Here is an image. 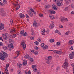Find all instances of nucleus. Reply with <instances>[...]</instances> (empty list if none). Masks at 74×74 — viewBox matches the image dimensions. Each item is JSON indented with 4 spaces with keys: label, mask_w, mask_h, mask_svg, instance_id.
Returning <instances> with one entry per match:
<instances>
[{
    "label": "nucleus",
    "mask_w": 74,
    "mask_h": 74,
    "mask_svg": "<svg viewBox=\"0 0 74 74\" xmlns=\"http://www.w3.org/2000/svg\"><path fill=\"white\" fill-rule=\"evenodd\" d=\"M5 58L8 57V54L7 53L3 52V54L0 53V59L1 60H5Z\"/></svg>",
    "instance_id": "1"
},
{
    "label": "nucleus",
    "mask_w": 74,
    "mask_h": 74,
    "mask_svg": "<svg viewBox=\"0 0 74 74\" xmlns=\"http://www.w3.org/2000/svg\"><path fill=\"white\" fill-rule=\"evenodd\" d=\"M63 4V0H58L57 1L56 4L57 6L60 7Z\"/></svg>",
    "instance_id": "2"
},
{
    "label": "nucleus",
    "mask_w": 74,
    "mask_h": 74,
    "mask_svg": "<svg viewBox=\"0 0 74 74\" xmlns=\"http://www.w3.org/2000/svg\"><path fill=\"white\" fill-rule=\"evenodd\" d=\"M53 52L54 53L59 54V55L62 54L63 53V52H62L61 51H58L57 50H54V51H53Z\"/></svg>",
    "instance_id": "3"
},
{
    "label": "nucleus",
    "mask_w": 74,
    "mask_h": 74,
    "mask_svg": "<svg viewBox=\"0 0 74 74\" xmlns=\"http://www.w3.org/2000/svg\"><path fill=\"white\" fill-rule=\"evenodd\" d=\"M68 64H69L68 63L65 62L64 63V64H63V66H62L63 67H64V69L65 68H66L67 67H68Z\"/></svg>",
    "instance_id": "4"
},
{
    "label": "nucleus",
    "mask_w": 74,
    "mask_h": 74,
    "mask_svg": "<svg viewBox=\"0 0 74 74\" xmlns=\"http://www.w3.org/2000/svg\"><path fill=\"white\" fill-rule=\"evenodd\" d=\"M21 45L23 46V49H26V44L24 42H23L22 43H21Z\"/></svg>",
    "instance_id": "5"
},
{
    "label": "nucleus",
    "mask_w": 74,
    "mask_h": 74,
    "mask_svg": "<svg viewBox=\"0 0 74 74\" xmlns=\"http://www.w3.org/2000/svg\"><path fill=\"white\" fill-rule=\"evenodd\" d=\"M27 12L29 15L31 16L32 17L33 16V13L31 11H30V10H28Z\"/></svg>",
    "instance_id": "6"
},
{
    "label": "nucleus",
    "mask_w": 74,
    "mask_h": 74,
    "mask_svg": "<svg viewBox=\"0 0 74 74\" xmlns=\"http://www.w3.org/2000/svg\"><path fill=\"white\" fill-rule=\"evenodd\" d=\"M32 69H33L34 71L36 72L37 71V68H36V65H32Z\"/></svg>",
    "instance_id": "7"
},
{
    "label": "nucleus",
    "mask_w": 74,
    "mask_h": 74,
    "mask_svg": "<svg viewBox=\"0 0 74 74\" xmlns=\"http://www.w3.org/2000/svg\"><path fill=\"white\" fill-rule=\"evenodd\" d=\"M2 37L5 40H7L8 39V37L7 36V35L5 34H4L2 35Z\"/></svg>",
    "instance_id": "8"
},
{
    "label": "nucleus",
    "mask_w": 74,
    "mask_h": 74,
    "mask_svg": "<svg viewBox=\"0 0 74 74\" xmlns=\"http://www.w3.org/2000/svg\"><path fill=\"white\" fill-rule=\"evenodd\" d=\"M4 28V24L2 23L0 24V30H2V29H3Z\"/></svg>",
    "instance_id": "9"
},
{
    "label": "nucleus",
    "mask_w": 74,
    "mask_h": 74,
    "mask_svg": "<svg viewBox=\"0 0 74 74\" xmlns=\"http://www.w3.org/2000/svg\"><path fill=\"white\" fill-rule=\"evenodd\" d=\"M52 7L53 9H54L55 10H58V8H56V5L53 4L52 5Z\"/></svg>",
    "instance_id": "10"
},
{
    "label": "nucleus",
    "mask_w": 74,
    "mask_h": 74,
    "mask_svg": "<svg viewBox=\"0 0 74 74\" xmlns=\"http://www.w3.org/2000/svg\"><path fill=\"white\" fill-rule=\"evenodd\" d=\"M4 10H3V8H1L0 9V14H1V15H3V13L4 12Z\"/></svg>",
    "instance_id": "11"
},
{
    "label": "nucleus",
    "mask_w": 74,
    "mask_h": 74,
    "mask_svg": "<svg viewBox=\"0 0 74 74\" xmlns=\"http://www.w3.org/2000/svg\"><path fill=\"white\" fill-rule=\"evenodd\" d=\"M54 27V24L52 23L49 26L50 29H53Z\"/></svg>",
    "instance_id": "12"
},
{
    "label": "nucleus",
    "mask_w": 74,
    "mask_h": 74,
    "mask_svg": "<svg viewBox=\"0 0 74 74\" xmlns=\"http://www.w3.org/2000/svg\"><path fill=\"white\" fill-rule=\"evenodd\" d=\"M29 56L27 54L25 56H24V58H26V59H30V58H29Z\"/></svg>",
    "instance_id": "13"
},
{
    "label": "nucleus",
    "mask_w": 74,
    "mask_h": 74,
    "mask_svg": "<svg viewBox=\"0 0 74 74\" xmlns=\"http://www.w3.org/2000/svg\"><path fill=\"white\" fill-rule=\"evenodd\" d=\"M49 17L50 18H51V19L53 20L55 19V17H54V16H53V15H50Z\"/></svg>",
    "instance_id": "14"
},
{
    "label": "nucleus",
    "mask_w": 74,
    "mask_h": 74,
    "mask_svg": "<svg viewBox=\"0 0 74 74\" xmlns=\"http://www.w3.org/2000/svg\"><path fill=\"white\" fill-rule=\"evenodd\" d=\"M43 48L44 50H45V49H47L48 48V46L47 45H46L44 47H43Z\"/></svg>",
    "instance_id": "15"
},
{
    "label": "nucleus",
    "mask_w": 74,
    "mask_h": 74,
    "mask_svg": "<svg viewBox=\"0 0 74 74\" xmlns=\"http://www.w3.org/2000/svg\"><path fill=\"white\" fill-rule=\"evenodd\" d=\"M10 32L12 34H14V33H15V31L13 29H12L11 30Z\"/></svg>",
    "instance_id": "16"
},
{
    "label": "nucleus",
    "mask_w": 74,
    "mask_h": 74,
    "mask_svg": "<svg viewBox=\"0 0 74 74\" xmlns=\"http://www.w3.org/2000/svg\"><path fill=\"white\" fill-rule=\"evenodd\" d=\"M3 48L4 50H5V51H7L8 49V48L5 46H3Z\"/></svg>",
    "instance_id": "17"
},
{
    "label": "nucleus",
    "mask_w": 74,
    "mask_h": 74,
    "mask_svg": "<svg viewBox=\"0 0 74 74\" xmlns=\"http://www.w3.org/2000/svg\"><path fill=\"white\" fill-rule=\"evenodd\" d=\"M18 67L19 68H21L22 67V64L21 63H18Z\"/></svg>",
    "instance_id": "18"
},
{
    "label": "nucleus",
    "mask_w": 74,
    "mask_h": 74,
    "mask_svg": "<svg viewBox=\"0 0 74 74\" xmlns=\"http://www.w3.org/2000/svg\"><path fill=\"white\" fill-rule=\"evenodd\" d=\"M70 33V31H68L66 32L65 33V34L66 36H67V35H69Z\"/></svg>",
    "instance_id": "19"
},
{
    "label": "nucleus",
    "mask_w": 74,
    "mask_h": 74,
    "mask_svg": "<svg viewBox=\"0 0 74 74\" xmlns=\"http://www.w3.org/2000/svg\"><path fill=\"white\" fill-rule=\"evenodd\" d=\"M72 42H73V40H72L69 41V45H73V43H72Z\"/></svg>",
    "instance_id": "20"
},
{
    "label": "nucleus",
    "mask_w": 74,
    "mask_h": 74,
    "mask_svg": "<svg viewBox=\"0 0 74 74\" xmlns=\"http://www.w3.org/2000/svg\"><path fill=\"white\" fill-rule=\"evenodd\" d=\"M23 64L25 65L27 64V61L26 60H23Z\"/></svg>",
    "instance_id": "21"
},
{
    "label": "nucleus",
    "mask_w": 74,
    "mask_h": 74,
    "mask_svg": "<svg viewBox=\"0 0 74 74\" xmlns=\"http://www.w3.org/2000/svg\"><path fill=\"white\" fill-rule=\"evenodd\" d=\"M25 32L24 31V30H21V36H23V34H24V33Z\"/></svg>",
    "instance_id": "22"
},
{
    "label": "nucleus",
    "mask_w": 74,
    "mask_h": 74,
    "mask_svg": "<svg viewBox=\"0 0 74 74\" xmlns=\"http://www.w3.org/2000/svg\"><path fill=\"white\" fill-rule=\"evenodd\" d=\"M69 57L70 59H73V56H72V54L71 53H70L69 55Z\"/></svg>",
    "instance_id": "23"
},
{
    "label": "nucleus",
    "mask_w": 74,
    "mask_h": 74,
    "mask_svg": "<svg viewBox=\"0 0 74 74\" xmlns=\"http://www.w3.org/2000/svg\"><path fill=\"white\" fill-rule=\"evenodd\" d=\"M52 59V57L50 56L47 57V60H49V61L51 60Z\"/></svg>",
    "instance_id": "24"
},
{
    "label": "nucleus",
    "mask_w": 74,
    "mask_h": 74,
    "mask_svg": "<svg viewBox=\"0 0 74 74\" xmlns=\"http://www.w3.org/2000/svg\"><path fill=\"white\" fill-rule=\"evenodd\" d=\"M51 14H56V12H55V11H53V10H51Z\"/></svg>",
    "instance_id": "25"
},
{
    "label": "nucleus",
    "mask_w": 74,
    "mask_h": 74,
    "mask_svg": "<svg viewBox=\"0 0 74 74\" xmlns=\"http://www.w3.org/2000/svg\"><path fill=\"white\" fill-rule=\"evenodd\" d=\"M50 42H54V39H51L49 40Z\"/></svg>",
    "instance_id": "26"
},
{
    "label": "nucleus",
    "mask_w": 74,
    "mask_h": 74,
    "mask_svg": "<svg viewBox=\"0 0 74 74\" xmlns=\"http://www.w3.org/2000/svg\"><path fill=\"white\" fill-rule=\"evenodd\" d=\"M3 3H4V4H7V2L5 0H3Z\"/></svg>",
    "instance_id": "27"
},
{
    "label": "nucleus",
    "mask_w": 74,
    "mask_h": 74,
    "mask_svg": "<svg viewBox=\"0 0 74 74\" xmlns=\"http://www.w3.org/2000/svg\"><path fill=\"white\" fill-rule=\"evenodd\" d=\"M33 25L34 27L37 26V23H34Z\"/></svg>",
    "instance_id": "28"
},
{
    "label": "nucleus",
    "mask_w": 74,
    "mask_h": 74,
    "mask_svg": "<svg viewBox=\"0 0 74 74\" xmlns=\"http://www.w3.org/2000/svg\"><path fill=\"white\" fill-rule=\"evenodd\" d=\"M2 15H1L2 16H6V13H5V12H4L3 13V14Z\"/></svg>",
    "instance_id": "29"
},
{
    "label": "nucleus",
    "mask_w": 74,
    "mask_h": 74,
    "mask_svg": "<svg viewBox=\"0 0 74 74\" xmlns=\"http://www.w3.org/2000/svg\"><path fill=\"white\" fill-rule=\"evenodd\" d=\"M20 18H25V15L23 14H22L20 16Z\"/></svg>",
    "instance_id": "30"
},
{
    "label": "nucleus",
    "mask_w": 74,
    "mask_h": 74,
    "mask_svg": "<svg viewBox=\"0 0 74 74\" xmlns=\"http://www.w3.org/2000/svg\"><path fill=\"white\" fill-rule=\"evenodd\" d=\"M29 59L31 62H33L34 61V59H33V58H29Z\"/></svg>",
    "instance_id": "31"
},
{
    "label": "nucleus",
    "mask_w": 74,
    "mask_h": 74,
    "mask_svg": "<svg viewBox=\"0 0 74 74\" xmlns=\"http://www.w3.org/2000/svg\"><path fill=\"white\" fill-rule=\"evenodd\" d=\"M34 43L36 45H38V44H39V42L38 41H36L34 42Z\"/></svg>",
    "instance_id": "32"
},
{
    "label": "nucleus",
    "mask_w": 74,
    "mask_h": 74,
    "mask_svg": "<svg viewBox=\"0 0 74 74\" xmlns=\"http://www.w3.org/2000/svg\"><path fill=\"white\" fill-rule=\"evenodd\" d=\"M10 46L11 47V48H12V49H13L14 48V47L13 46V45L12 43H11L10 44Z\"/></svg>",
    "instance_id": "33"
},
{
    "label": "nucleus",
    "mask_w": 74,
    "mask_h": 74,
    "mask_svg": "<svg viewBox=\"0 0 74 74\" xmlns=\"http://www.w3.org/2000/svg\"><path fill=\"white\" fill-rule=\"evenodd\" d=\"M34 53L36 55H38V51H35Z\"/></svg>",
    "instance_id": "34"
},
{
    "label": "nucleus",
    "mask_w": 74,
    "mask_h": 74,
    "mask_svg": "<svg viewBox=\"0 0 74 74\" xmlns=\"http://www.w3.org/2000/svg\"><path fill=\"white\" fill-rule=\"evenodd\" d=\"M57 45H60V42H57Z\"/></svg>",
    "instance_id": "35"
},
{
    "label": "nucleus",
    "mask_w": 74,
    "mask_h": 74,
    "mask_svg": "<svg viewBox=\"0 0 74 74\" xmlns=\"http://www.w3.org/2000/svg\"><path fill=\"white\" fill-rule=\"evenodd\" d=\"M19 53H20V51H19L16 52V53L17 55H19Z\"/></svg>",
    "instance_id": "36"
},
{
    "label": "nucleus",
    "mask_w": 74,
    "mask_h": 74,
    "mask_svg": "<svg viewBox=\"0 0 74 74\" xmlns=\"http://www.w3.org/2000/svg\"><path fill=\"white\" fill-rule=\"evenodd\" d=\"M30 40H33L34 39V36H32L30 38Z\"/></svg>",
    "instance_id": "37"
},
{
    "label": "nucleus",
    "mask_w": 74,
    "mask_h": 74,
    "mask_svg": "<svg viewBox=\"0 0 74 74\" xmlns=\"http://www.w3.org/2000/svg\"><path fill=\"white\" fill-rule=\"evenodd\" d=\"M31 11V12H32L33 13V12L34 11V10H33V9L31 8L30 9V11Z\"/></svg>",
    "instance_id": "38"
},
{
    "label": "nucleus",
    "mask_w": 74,
    "mask_h": 74,
    "mask_svg": "<svg viewBox=\"0 0 74 74\" xmlns=\"http://www.w3.org/2000/svg\"><path fill=\"white\" fill-rule=\"evenodd\" d=\"M68 7H66L64 10V11H67V10H68Z\"/></svg>",
    "instance_id": "39"
},
{
    "label": "nucleus",
    "mask_w": 74,
    "mask_h": 74,
    "mask_svg": "<svg viewBox=\"0 0 74 74\" xmlns=\"http://www.w3.org/2000/svg\"><path fill=\"white\" fill-rule=\"evenodd\" d=\"M26 35H27V33L25 32L23 34V36L24 37H25Z\"/></svg>",
    "instance_id": "40"
},
{
    "label": "nucleus",
    "mask_w": 74,
    "mask_h": 74,
    "mask_svg": "<svg viewBox=\"0 0 74 74\" xmlns=\"http://www.w3.org/2000/svg\"><path fill=\"white\" fill-rule=\"evenodd\" d=\"M59 26L60 28H63V26L61 25H60Z\"/></svg>",
    "instance_id": "41"
},
{
    "label": "nucleus",
    "mask_w": 74,
    "mask_h": 74,
    "mask_svg": "<svg viewBox=\"0 0 74 74\" xmlns=\"http://www.w3.org/2000/svg\"><path fill=\"white\" fill-rule=\"evenodd\" d=\"M46 63H47V64H49V63H50V61L49 60H47V62H46Z\"/></svg>",
    "instance_id": "42"
},
{
    "label": "nucleus",
    "mask_w": 74,
    "mask_h": 74,
    "mask_svg": "<svg viewBox=\"0 0 74 74\" xmlns=\"http://www.w3.org/2000/svg\"><path fill=\"white\" fill-rule=\"evenodd\" d=\"M20 8V6L18 5V7L16 8V10H18L19 9V8Z\"/></svg>",
    "instance_id": "43"
},
{
    "label": "nucleus",
    "mask_w": 74,
    "mask_h": 74,
    "mask_svg": "<svg viewBox=\"0 0 74 74\" xmlns=\"http://www.w3.org/2000/svg\"><path fill=\"white\" fill-rule=\"evenodd\" d=\"M13 4L14 5H15V6H18V3L17 4H15V3H13Z\"/></svg>",
    "instance_id": "44"
},
{
    "label": "nucleus",
    "mask_w": 74,
    "mask_h": 74,
    "mask_svg": "<svg viewBox=\"0 0 74 74\" xmlns=\"http://www.w3.org/2000/svg\"><path fill=\"white\" fill-rule=\"evenodd\" d=\"M51 11H52V10H48L47 12H49V13L50 12L51 13Z\"/></svg>",
    "instance_id": "45"
},
{
    "label": "nucleus",
    "mask_w": 74,
    "mask_h": 74,
    "mask_svg": "<svg viewBox=\"0 0 74 74\" xmlns=\"http://www.w3.org/2000/svg\"><path fill=\"white\" fill-rule=\"evenodd\" d=\"M32 36H35V34H34V32H32Z\"/></svg>",
    "instance_id": "46"
},
{
    "label": "nucleus",
    "mask_w": 74,
    "mask_h": 74,
    "mask_svg": "<svg viewBox=\"0 0 74 74\" xmlns=\"http://www.w3.org/2000/svg\"><path fill=\"white\" fill-rule=\"evenodd\" d=\"M59 69H60V67L59 66H57L56 68V70H59Z\"/></svg>",
    "instance_id": "47"
},
{
    "label": "nucleus",
    "mask_w": 74,
    "mask_h": 74,
    "mask_svg": "<svg viewBox=\"0 0 74 74\" xmlns=\"http://www.w3.org/2000/svg\"><path fill=\"white\" fill-rule=\"evenodd\" d=\"M39 16L42 17V16H43V14H39Z\"/></svg>",
    "instance_id": "48"
},
{
    "label": "nucleus",
    "mask_w": 74,
    "mask_h": 74,
    "mask_svg": "<svg viewBox=\"0 0 74 74\" xmlns=\"http://www.w3.org/2000/svg\"><path fill=\"white\" fill-rule=\"evenodd\" d=\"M34 48L35 49H36V50L38 49V47H36Z\"/></svg>",
    "instance_id": "49"
},
{
    "label": "nucleus",
    "mask_w": 74,
    "mask_h": 74,
    "mask_svg": "<svg viewBox=\"0 0 74 74\" xmlns=\"http://www.w3.org/2000/svg\"><path fill=\"white\" fill-rule=\"evenodd\" d=\"M26 18H29V16L27 14H26Z\"/></svg>",
    "instance_id": "50"
},
{
    "label": "nucleus",
    "mask_w": 74,
    "mask_h": 74,
    "mask_svg": "<svg viewBox=\"0 0 74 74\" xmlns=\"http://www.w3.org/2000/svg\"><path fill=\"white\" fill-rule=\"evenodd\" d=\"M0 5H2V6H3V5H4V4L1 3V2H0Z\"/></svg>",
    "instance_id": "51"
},
{
    "label": "nucleus",
    "mask_w": 74,
    "mask_h": 74,
    "mask_svg": "<svg viewBox=\"0 0 74 74\" xmlns=\"http://www.w3.org/2000/svg\"><path fill=\"white\" fill-rule=\"evenodd\" d=\"M45 44H44V43H42L41 44V47H44V46Z\"/></svg>",
    "instance_id": "52"
},
{
    "label": "nucleus",
    "mask_w": 74,
    "mask_h": 74,
    "mask_svg": "<svg viewBox=\"0 0 74 74\" xmlns=\"http://www.w3.org/2000/svg\"><path fill=\"white\" fill-rule=\"evenodd\" d=\"M42 33H45V30L44 29V30H42Z\"/></svg>",
    "instance_id": "53"
},
{
    "label": "nucleus",
    "mask_w": 74,
    "mask_h": 74,
    "mask_svg": "<svg viewBox=\"0 0 74 74\" xmlns=\"http://www.w3.org/2000/svg\"><path fill=\"white\" fill-rule=\"evenodd\" d=\"M69 25H70V26H71V27H72V26H73V24L72 23H69Z\"/></svg>",
    "instance_id": "54"
},
{
    "label": "nucleus",
    "mask_w": 74,
    "mask_h": 74,
    "mask_svg": "<svg viewBox=\"0 0 74 74\" xmlns=\"http://www.w3.org/2000/svg\"><path fill=\"white\" fill-rule=\"evenodd\" d=\"M38 41L39 42H41V39L38 38Z\"/></svg>",
    "instance_id": "55"
},
{
    "label": "nucleus",
    "mask_w": 74,
    "mask_h": 74,
    "mask_svg": "<svg viewBox=\"0 0 74 74\" xmlns=\"http://www.w3.org/2000/svg\"><path fill=\"white\" fill-rule=\"evenodd\" d=\"M3 45V43L1 42H0V46H2Z\"/></svg>",
    "instance_id": "56"
},
{
    "label": "nucleus",
    "mask_w": 74,
    "mask_h": 74,
    "mask_svg": "<svg viewBox=\"0 0 74 74\" xmlns=\"http://www.w3.org/2000/svg\"><path fill=\"white\" fill-rule=\"evenodd\" d=\"M64 17H63V18H62L61 20V22H62V21H63V20H64Z\"/></svg>",
    "instance_id": "57"
},
{
    "label": "nucleus",
    "mask_w": 74,
    "mask_h": 74,
    "mask_svg": "<svg viewBox=\"0 0 74 74\" xmlns=\"http://www.w3.org/2000/svg\"><path fill=\"white\" fill-rule=\"evenodd\" d=\"M13 22V21H12V20H10V23L11 24H12V23Z\"/></svg>",
    "instance_id": "58"
},
{
    "label": "nucleus",
    "mask_w": 74,
    "mask_h": 74,
    "mask_svg": "<svg viewBox=\"0 0 74 74\" xmlns=\"http://www.w3.org/2000/svg\"><path fill=\"white\" fill-rule=\"evenodd\" d=\"M45 8L47 9V8L48 7V6L47 5H46L45 6Z\"/></svg>",
    "instance_id": "59"
},
{
    "label": "nucleus",
    "mask_w": 74,
    "mask_h": 74,
    "mask_svg": "<svg viewBox=\"0 0 74 74\" xmlns=\"http://www.w3.org/2000/svg\"><path fill=\"white\" fill-rule=\"evenodd\" d=\"M71 65L72 67H74V63H72L71 64Z\"/></svg>",
    "instance_id": "60"
},
{
    "label": "nucleus",
    "mask_w": 74,
    "mask_h": 74,
    "mask_svg": "<svg viewBox=\"0 0 74 74\" xmlns=\"http://www.w3.org/2000/svg\"><path fill=\"white\" fill-rule=\"evenodd\" d=\"M31 74V72H30V71H29L28 72V74Z\"/></svg>",
    "instance_id": "61"
},
{
    "label": "nucleus",
    "mask_w": 74,
    "mask_h": 74,
    "mask_svg": "<svg viewBox=\"0 0 74 74\" xmlns=\"http://www.w3.org/2000/svg\"><path fill=\"white\" fill-rule=\"evenodd\" d=\"M72 8H74V4L73 5L71 6Z\"/></svg>",
    "instance_id": "62"
},
{
    "label": "nucleus",
    "mask_w": 74,
    "mask_h": 74,
    "mask_svg": "<svg viewBox=\"0 0 74 74\" xmlns=\"http://www.w3.org/2000/svg\"><path fill=\"white\" fill-rule=\"evenodd\" d=\"M37 74H41V73L40 72H38L37 73Z\"/></svg>",
    "instance_id": "63"
},
{
    "label": "nucleus",
    "mask_w": 74,
    "mask_h": 74,
    "mask_svg": "<svg viewBox=\"0 0 74 74\" xmlns=\"http://www.w3.org/2000/svg\"><path fill=\"white\" fill-rule=\"evenodd\" d=\"M73 73L74 74V67L73 68Z\"/></svg>",
    "instance_id": "64"
}]
</instances>
